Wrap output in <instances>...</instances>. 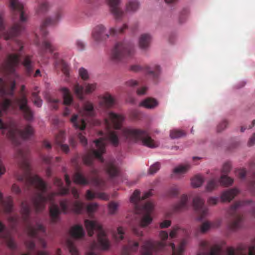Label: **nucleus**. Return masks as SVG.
Here are the masks:
<instances>
[{
    "label": "nucleus",
    "instance_id": "338daca9",
    "mask_svg": "<svg viewBox=\"0 0 255 255\" xmlns=\"http://www.w3.org/2000/svg\"><path fill=\"white\" fill-rule=\"evenodd\" d=\"M18 216H12L8 217V221L12 224L13 226H15L18 223Z\"/></svg>",
    "mask_w": 255,
    "mask_h": 255
},
{
    "label": "nucleus",
    "instance_id": "4d7b16f0",
    "mask_svg": "<svg viewBox=\"0 0 255 255\" xmlns=\"http://www.w3.org/2000/svg\"><path fill=\"white\" fill-rule=\"evenodd\" d=\"M160 167V164L159 162H156L150 166L149 169V173L150 174H154L156 173Z\"/></svg>",
    "mask_w": 255,
    "mask_h": 255
},
{
    "label": "nucleus",
    "instance_id": "a18cd8bd",
    "mask_svg": "<svg viewBox=\"0 0 255 255\" xmlns=\"http://www.w3.org/2000/svg\"><path fill=\"white\" fill-rule=\"evenodd\" d=\"M179 188L176 185L171 187L166 192V196L170 197H176L179 194Z\"/></svg>",
    "mask_w": 255,
    "mask_h": 255
},
{
    "label": "nucleus",
    "instance_id": "393cba45",
    "mask_svg": "<svg viewBox=\"0 0 255 255\" xmlns=\"http://www.w3.org/2000/svg\"><path fill=\"white\" fill-rule=\"evenodd\" d=\"M15 82L12 81L10 86V90L8 91L6 88V83L3 79L0 78V97L4 98L7 95H12L15 87Z\"/></svg>",
    "mask_w": 255,
    "mask_h": 255
},
{
    "label": "nucleus",
    "instance_id": "6e6552de",
    "mask_svg": "<svg viewBox=\"0 0 255 255\" xmlns=\"http://www.w3.org/2000/svg\"><path fill=\"white\" fill-rule=\"evenodd\" d=\"M121 137L128 143L141 141L143 145L150 148L157 146L156 142L151 138L147 131L144 129L125 128L121 131Z\"/></svg>",
    "mask_w": 255,
    "mask_h": 255
},
{
    "label": "nucleus",
    "instance_id": "423d86ee",
    "mask_svg": "<svg viewBox=\"0 0 255 255\" xmlns=\"http://www.w3.org/2000/svg\"><path fill=\"white\" fill-rule=\"evenodd\" d=\"M25 89L24 85L21 86L19 97L15 98L13 102L9 99H4L0 105L4 112H6L9 108L13 110H16L18 107L22 113L24 119L30 122L33 119V112L28 105V99L25 92Z\"/></svg>",
    "mask_w": 255,
    "mask_h": 255
},
{
    "label": "nucleus",
    "instance_id": "e433bc0d",
    "mask_svg": "<svg viewBox=\"0 0 255 255\" xmlns=\"http://www.w3.org/2000/svg\"><path fill=\"white\" fill-rule=\"evenodd\" d=\"M157 101L152 98H147L143 100L139 105L147 109H153L158 106Z\"/></svg>",
    "mask_w": 255,
    "mask_h": 255
},
{
    "label": "nucleus",
    "instance_id": "ea45409f",
    "mask_svg": "<svg viewBox=\"0 0 255 255\" xmlns=\"http://www.w3.org/2000/svg\"><path fill=\"white\" fill-rule=\"evenodd\" d=\"M49 8V3L47 1H44L39 4L36 9V12L37 14H44L48 10Z\"/></svg>",
    "mask_w": 255,
    "mask_h": 255
},
{
    "label": "nucleus",
    "instance_id": "de8ad7c7",
    "mask_svg": "<svg viewBox=\"0 0 255 255\" xmlns=\"http://www.w3.org/2000/svg\"><path fill=\"white\" fill-rule=\"evenodd\" d=\"M180 231H182L183 233H185V234H186V233H187L186 230H183V229H181L178 226H174L172 228V229L170 233V234H169L170 237L171 238H175L176 237V235L178 234H179V233Z\"/></svg>",
    "mask_w": 255,
    "mask_h": 255
},
{
    "label": "nucleus",
    "instance_id": "4468645a",
    "mask_svg": "<svg viewBox=\"0 0 255 255\" xmlns=\"http://www.w3.org/2000/svg\"><path fill=\"white\" fill-rule=\"evenodd\" d=\"M252 202L251 200L246 201H238L235 203L227 211L228 214L233 219L230 224V228L232 230L238 229L241 227V223L243 220V217L237 213V210L240 207Z\"/></svg>",
    "mask_w": 255,
    "mask_h": 255
},
{
    "label": "nucleus",
    "instance_id": "9d476101",
    "mask_svg": "<svg viewBox=\"0 0 255 255\" xmlns=\"http://www.w3.org/2000/svg\"><path fill=\"white\" fill-rule=\"evenodd\" d=\"M79 112L82 118L80 117L78 115L74 114L71 117L70 121L76 129L83 130L85 128L86 126V123L83 117H93L95 115L93 104L89 101L85 102L82 108L79 110Z\"/></svg>",
    "mask_w": 255,
    "mask_h": 255
},
{
    "label": "nucleus",
    "instance_id": "6ab92c4d",
    "mask_svg": "<svg viewBox=\"0 0 255 255\" xmlns=\"http://www.w3.org/2000/svg\"><path fill=\"white\" fill-rule=\"evenodd\" d=\"M193 205L195 210L198 214V219L202 220L206 217L208 214V209L205 206V201L200 196L194 197L193 201Z\"/></svg>",
    "mask_w": 255,
    "mask_h": 255
},
{
    "label": "nucleus",
    "instance_id": "ddd939ff",
    "mask_svg": "<svg viewBox=\"0 0 255 255\" xmlns=\"http://www.w3.org/2000/svg\"><path fill=\"white\" fill-rule=\"evenodd\" d=\"M133 45L128 41L117 43L111 52V58L114 61H119L125 57H130L134 53Z\"/></svg>",
    "mask_w": 255,
    "mask_h": 255
},
{
    "label": "nucleus",
    "instance_id": "0eeeda50",
    "mask_svg": "<svg viewBox=\"0 0 255 255\" xmlns=\"http://www.w3.org/2000/svg\"><path fill=\"white\" fill-rule=\"evenodd\" d=\"M30 207L26 201H23L21 204V214L23 223L26 226V230L28 235L32 238L37 239L41 246L43 248L46 247L45 241L39 235V233L45 234V229L44 227L36 223L35 226H33L29 220L30 213Z\"/></svg>",
    "mask_w": 255,
    "mask_h": 255
},
{
    "label": "nucleus",
    "instance_id": "bf43d9fd",
    "mask_svg": "<svg viewBox=\"0 0 255 255\" xmlns=\"http://www.w3.org/2000/svg\"><path fill=\"white\" fill-rule=\"evenodd\" d=\"M231 164L229 162H226L223 166L222 173L223 174H228L231 169Z\"/></svg>",
    "mask_w": 255,
    "mask_h": 255
},
{
    "label": "nucleus",
    "instance_id": "c85d7f7f",
    "mask_svg": "<svg viewBox=\"0 0 255 255\" xmlns=\"http://www.w3.org/2000/svg\"><path fill=\"white\" fill-rule=\"evenodd\" d=\"M58 55V54L57 53H54L53 55L54 58L56 59L55 62V66L56 67L60 66L64 75L66 76H68L69 75V65L63 60L57 59Z\"/></svg>",
    "mask_w": 255,
    "mask_h": 255
},
{
    "label": "nucleus",
    "instance_id": "603ef678",
    "mask_svg": "<svg viewBox=\"0 0 255 255\" xmlns=\"http://www.w3.org/2000/svg\"><path fill=\"white\" fill-rule=\"evenodd\" d=\"M244 250V249L243 247H239L237 251H235L233 248H229L227 251V255H236L238 253L242 254Z\"/></svg>",
    "mask_w": 255,
    "mask_h": 255
},
{
    "label": "nucleus",
    "instance_id": "5701e85b",
    "mask_svg": "<svg viewBox=\"0 0 255 255\" xmlns=\"http://www.w3.org/2000/svg\"><path fill=\"white\" fill-rule=\"evenodd\" d=\"M0 238L5 242L11 249L16 247L14 241L11 239L9 233L6 230L5 226L0 221Z\"/></svg>",
    "mask_w": 255,
    "mask_h": 255
},
{
    "label": "nucleus",
    "instance_id": "c756f323",
    "mask_svg": "<svg viewBox=\"0 0 255 255\" xmlns=\"http://www.w3.org/2000/svg\"><path fill=\"white\" fill-rule=\"evenodd\" d=\"M72 237L75 239H81L84 237L85 231L82 225H76L73 226L70 231Z\"/></svg>",
    "mask_w": 255,
    "mask_h": 255
},
{
    "label": "nucleus",
    "instance_id": "f257e3e1",
    "mask_svg": "<svg viewBox=\"0 0 255 255\" xmlns=\"http://www.w3.org/2000/svg\"><path fill=\"white\" fill-rule=\"evenodd\" d=\"M16 158L19 167L23 172V174L16 176L17 179L24 183L27 190H30L31 189L36 190L34 195L31 198V203L37 213L42 211L44 209L47 201L51 203L49 210L51 222L52 223H55L59 220V215L61 212L65 214L70 212L76 214H80L83 212L85 204L79 201L72 202L68 199L60 200L59 205L61 210L56 204L53 203L55 196L65 195L69 193L71 180L67 174H65L64 177L67 187L63 186V182L61 179L55 178L54 184L58 187L59 191L57 193H51L46 196L45 193L47 190V186L45 182L37 175L31 174L28 152L19 149L16 152Z\"/></svg>",
    "mask_w": 255,
    "mask_h": 255
},
{
    "label": "nucleus",
    "instance_id": "4be33fe9",
    "mask_svg": "<svg viewBox=\"0 0 255 255\" xmlns=\"http://www.w3.org/2000/svg\"><path fill=\"white\" fill-rule=\"evenodd\" d=\"M104 169L108 175L110 180H112L120 175V168L114 160L106 161L104 164Z\"/></svg>",
    "mask_w": 255,
    "mask_h": 255
},
{
    "label": "nucleus",
    "instance_id": "dca6fc26",
    "mask_svg": "<svg viewBox=\"0 0 255 255\" xmlns=\"http://www.w3.org/2000/svg\"><path fill=\"white\" fill-rule=\"evenodd\" d=\"M165 247L163 242L148 240L143 243L140 252L142 255H153L154 253L163 250Z\"/></svg>",
    "mask_w": 255,
    "mask_h": 255
},
{
    "label": "nucleus",
    "instance_id": "79ce46f5",
    "mask_svg": "<svg viewBox=\"0 0 255 255\" xmlns=\"http://www.w3.org/2000/svg\"><path fill=\"white\" fill-rule=\"evenodd\" d=\"M190 168V165L189 164H186L185 165H180L176 167H175L173 172L176 174H184L187 172Z\"/></svg>",
    "mask_w": 255,
    "mask_h": 255
},
{
    "label": "nucleus",
    "instance_id": "a211bd4d",
    "mask_svg": "<svg viewBox=\"0 0 255 255\" xmlns=\"http://www.w3.org/2000/svg\"><path fill=\"white\" fill-rule=\"evenodd\" d=\"M209 248L210 246L207 242L201 241L200 243V251L197 255H225V253L219 245L214 246L208 252Z\"/></svg>",
    "mask_w": 255,
    "mask_h": 255
},
{
    "label": "nucleus",
    "instance_id": "a19ab883",
    "mask_svg": "<svg viewBox=\"0 0 255 255\" xmlns=\"http://www.w3.org/2000/svg\"><path fill=\"white\" fill-rule=\"evenodd\" d=\"M186 135V133L184 131L175 129L170 131V136L171 138H177L181 137Z\"/></svg>",
    "mask_w": 255,
    "mask_h": 255
},
{
    "label": "nucleus",
    "instance_id": "473e14b6",
    "mask_svg": "<svg viewBox=\"0 0 255 255\" xmlns=\"http://www.w3.org/2000/svg\"><path fill=\"white\" fill-rule=\"evenodd\" d=\"M188 197L183 194L181 196L180 201L174 206V210L176 212L181 211L188 208Z\"/></svg>",
    "mask_w": 255,
    "mask_h": 255
},
{
    "label": "nucleus",
    "instance_id": "0e129e2a",
    "mask_svg": "<svg viewBox=\"0 0 255 255\" xmlns=\"http://www.w3.org/2000/svg\"><path fill=\"white\" fill-rule=\"evenodd\" d=\"M76 45L79 50H83L85 48V43L81 40H78L76 42Z\"/></svg>",
    "mask_w": 255,
    "mask_h": 255
},
{
    "label": "nucleus",
    "instance_id": "09e8293b",
    "mask_svg": "<svg viewBox=\"0 0 255 255\" xmlns=\"http://www.w3.org/2000/svg\"><path fill=\"white\" fill-rule=\"evenodd\" d=\"M65 140V132L60 131L55 136V142L58 145L62 144Z\"/></svg>",
    "mask_w": 255,
    "mask_h": 255
},
{
    "label": "nucleus",
    "instance_id": "a878e982",
    "mask_svg": "<svg viewBox=\"0 0 255 255\" xmlns=\"http://www.w3.org/2000/svg\"><path fill=\"white\" fill-rule=\"evenodd\" d=\"M188 243V240L187 238L183 239L179 243L177 248H176L175 245L174 243H171L170 246L172 251L171 255H182L184 252L185 247Z\"/></svg>",
    "mask_w": 255,
    "mask_h": 255
},
{
    "label": "nucleus",
    "instance_id": "052dcab7",
    "mask_svg": "<svg viewBox=\"0 0 255 255\" xmlns=\"http://www.w3.org/2000/svg\"><path fill=\"white\" fill-rule=\"evenodd\" d=\"M125 85L128 87L134 88L139 85V82L135 80L130 79L126 82Z\"/></svg>",
    "mask_w": 255,
    "mask_h": 255
},
{
    "label": "nucleus",
    "instance_id": "49530a36",
    "mask_svg": "<svg viewBox=\"0 0 255 255\" xmlns=\"http://www.w3.org/2000/svg\"><path fill=\"white\" fill-rule=\"evenodd\" d=\"M124 232L122 227H120L117 229V232L113 234L115 240L119 242L124 239Z\"/></svg>",
    "mask_w": 255,
    "mask_h": 255
},
{
    "label": "nucleus",
    "instance_id": "8fccbe9b",
    "mask_svg": "<svg viewBox=\"0 0 255 255\" xmlns=\"http://www.w3.org/2000/svg\"><path fill=\"white\" fill-rule=\"evenodd\" d=\"M85 90L86 94H90L92 93L96 88V84H84Z\"/></svg>",
    "mask_w": 255,
    "mask_h": 255
},
{
    "label": "nucleus",
    "instance_id": "6e6d98bb",
    "mask_svg": "<svg viewBox=\"0 0 255 255\" xmlns=\"http://www.w3.org/2000/svg\"><path fill=\"white\" fill-rule=\"evenodd\" d=\"M79 74L81 78L86 80L89 78V74L87 70L84 68H81L79 70Z\"/></svg>",
    "mask_w": 255,
    "mask_h": 255
},
{
    "label": "nucleus",
    "instance_id": "7c9ffc66",
    "mask_svg": "<svg viewBox=\"0 0 255 255\" xmlns=\"http://www.w3.org/2000/svg\"><path fill=\"white\" fill-rule=\"evenodd\" d=\"M145 71L147 74L154 79L157 78L160 72V68L159 65L152 64L145 67Z\"/></svg>",
    "mask_w": 255,
    "mask_h": 255
},
{
    "label": "nucleus",
    "instance_id": "5fc2aeb1",
    "mask_svg": "<svg viewBox=\"0 0 255 255\" xmlns=\"http://www.w3.org/2000/svg\"><path fill=\"white\" fill-rule=\"evenodd\" d=\"M212 226V224L209 222H205L203 223L200 227V232L202 233H206L208 231Z\"/></svg>",
    "mask_w": 255,
    "mask_h": 255
},
{
    "label": "nucleus",
    "instance_id": "c03bdc74",
    "mask_svg": "<svg viewBox=\"0 0 255 255\" xmlns=\"http://www.w3.org/2000/svg\"><path fill=\"white\" fill-rule=\"evenodd\" d=\"M46 99L47 101L51 104V106L53 109L56 110L58 108L57 104L59 102L58 99H55L51 95L47 96Z\"/></svg>",
    "mask_w": 255,
    "mask_h": 255
},
{
    "label": "nucleus",
    "instance_id": "e2e57ef3",
    "mask_svg": "<svg viewBox=\"0 0 255 255\" xmlns=\"http://www.w3.org/2000/svg\"><path fill=\"white\" fill-rule=\"evenodd\" d=\"M78 137L80 142L83 146H85L87 145V140L85 136L83 135L82 133H79L78 135Z\"/></svg>",
    "mask_w": 255,
    "mask_h": 255
},
{
    "label": "nucleus",
    "instance_id": "f8f14e48",
    "mask_svg": "<svg viewBox=\"0 0 255 255\" xmlns=\"http://www.w3.org/2000/svg\"><path fill=\"white\" fill-rule=\"evenodd\" d=\"M90 175L86 178L81 173L76 172L73 176L74 183L79 185H86L90 183L93 185L102 188L105 185V181L98 176V170L92 167L90 170Z\"/></svg>",
    "mask_w": 255,
    "mask_h": 255
},
{
    "label": "nucleus",
    "instance_id": "bb28decb",
    "mask_svg": "<svg viewBox=\"0 0 255 255\" xmlns=\"http://www.w3.org/2000/svg\"><path fill=\"white\" fill-rule=\"evenodd\" d=\"M138 247L139 244L138 242L129 240L128 245L123 247L122 255H130V253L136 252Z\"/></svg>",
    "mask_w": 255,
    "mask_h": 255
},
{
    "label": "nucleus",
    "instance_id": "864d4df0",
    "mask_svg": "<svg viewBox=\"0 0 255 255\" xmlns=\"http://www.w3.org/2000/svg\"><path fill=\"white\" fill-rule=\"evenodd\" d=\"M228 125V122L226 120H223L220 122L217 127V132H220L223 131L226 128H227Z\"/></svg>",
    "mask_w": 255,
    "mask_h": 255
},
{
    "label": "nucleus",
    "instance_id": "9b49d317",
    "mask_svg": "<svg viewBox=\"0 0 255 255\" xmlns=\"http://www.w3.org/2000/svg\"><path fill=\"white\" fill-rule=\"evenodd\" d=\"M128 28L127 24H124L123 26L119 28H111L109 32H107L105 26L102 24H99L94 27L92 33V36L94 40L99 43L106 41L109 37V35H116L118 34L123 33Z\"/></svg>",
    "mask_w": 255,
    "mask_h": 255
},
{
    "label": "nucleus",
    "instance_id": "37998d69",
    "mask_svg": "<svg viewBox=\"0 0 255 255\" xmlns=\"http://www.w3.org/2000/svg\"><path fill=\"white\" fill-rule=\"evenodd\" d=\"M204 182L203 178L200 175H196L191 180V184L194 187H198Z\"/></svg>",
    "mask_w": 255,
    "mask_h": 255
},
{
    "label": "nucleus",
    "instance_id": "1a4fd4ad",
    "mask_svg": "<svg viewBox=\"0 0 255 255\" xmlns=\"http://www.w3.org/2000/svg\"><path fill=\"white\" fill-rule=\"evenodd\" d=\"M63 15V12L61 9H59L55 13L54 18L47 17L42 22L40 26V32L43 37V40L41 45H40L39 42L36 41V44L39 46L40 51L39 54L40 55L43 56V54L46 52H49L52 53L56 48L55 47L46 39L45 38L48 32L46 30V28L48 26H52L56 24L58 21L61 19Z\"/></svg>",
    "mask_w": 255,
    "mask_h": 255
},
{
    "label": "nucleus",
    "instance_id": "20e7f679",
    "mask_svg": "<svg viewBox=\"0 0 255 255\" xmlns=\"http://www.w3.org/2000/svg\"><path fill=\"white\" fill-rule=\"evenodd\" d=\"M10 6L13 15V19H18L19 21L15 22L7 31H4L3 19L0 16V32L5 40H9L18 35L24 29L23 23L27 19L23 4L18 0H10Z\"/></svg>",
    "mask_w": 255,
    "mask_h": 255
},
{
    "label": "nucleus",
    "instance_id": "39448f33",
    "mask_svg": "<svg viewBox=\"0 0 255 255\" xmlns=\"http://www.w3.org/2000/svg\"><path fill=\"white\" fill-rule=\"evenodd\" d=\"M106 141L110 142L114 146H117L119 144L118 132L109 130L104 137L94 140L93 142L97 149H91L83 156L85 164L92 166L95 158H98L101 162H104L102 155L105 152Z\"/></svg>",
    "mask_w": 255,
    "mask_h": 255
},
{
    "label": "nucleus",
    "instance_id": "2eb2a0df",
    "mask_svg": "<svg viewBox=\"0 0 255 255\" xmlns=\"http://www.w3.org/2000/svg\"><path fill=\"white\" fill-rule=\"evenodd\" d=\"M19 53L10 54L4 63L0 66V73L16 76L14 67L19 62Z\"/></svg>",
    "mask_w": 255,
    "mask_h": 255
},
{
    "label": "nucleus",
    "instance_id": "b1692460",
    "mask_svg": "<svg viewBox=\"0 0 255 255\" xmlns=\"http://www.w3.org/2000/svg\"><path fill=\"white\" fill-rule=\"evenodd\" d=\"M32 55H26L23 57L22 62V64L27 76H30L33 72L35 62L32 60Z\"/></svg>",
    "mask_w": 255,
    "mask_h": 255
},
{
    "label": "nucleus",
    "instance_id": "2f4dec72",
    "mask_svg": "<svg viewBox=\"0 0 255 255\" xmlns=\"http://www.w3.org/2000/svg\"><path fill=\"white\" fill-rule=\"evenodd\" d=\"M0 207H1L4 212L10 213L12 210V201L9 197L6 200H3L2 194L0 192Z\"/></svg>",
    "mask_w": 255,
    "mask_h": 255
},
{
    "label": "nucleus",
    "instance_id": "7ed1b4c3",
    "mask_svg": "<svg viewBox=\"0 0 255 255\" xmlns=\"http://www.w3.org/2000/svg\"><path fill=\"white\" fill-rule=\"evenodd\" d=\"M151 195V192H146L141 199L139 191L136 190L130 198V202L134 204L136 213L142 215L140 225L132 228L133 233L138 236H142V231L140 230L141 228L146 227L151 223L152 218L151 217V214L154 208L153 204L151 202H147L141 207L139 205V202L141 200H145Z\"/></svg>",
    "mask_w": 255,
    "mask_h": 255
},
{
    "label": "nucleus",
    "instance_id": "c9c22d12",
    "mask_svg": "<svg viewBox=\"0 0 255 255\" xmlns=\"http://www.w3.org/2000/svg\"><path fill=\"white\" fill-rule=\"evenodd\" d=\"M151 36L148 34H142L139 39V45L141 49H146L149 46Z\"/></svg>",
    "mask_w": 255,
    "mask_h": 255
},
{
    "label": "nucleus",
    "instance_id": "aec40b11",
    "mask_svg": "<svg viewBox=\"0 0 255 255\" xmlns=\"http://www.w3.org/2000/svg\"><path fill=\"white\" fill-rule=\"evenodd\" d=\"M233 181L232 178L226 175H222L219 181L215 179H211L208 181L206 186V189L208 192L216 189L218 187L219 182L222 185L230 186L232 184Z\"/></svg>",
    "mask_w": 255,
    "mask_h": 255
},
{
    "label": "nucleus",
    "instance_id": "f3484780",
    "mask_svg": "<svg viewBox=\"0 0 255 255\" xmlns=\"http://www.w3.org/2000/svg\"><path fill=\"white\" fill-rule=\"evenodd\" d=\"M125 117L119 114L110 112L108 114V118L105 119V124L108 129L113 127L115 129H120L122 126Z\"/></svg>",
    "mask_w": 255,
    "mask_h": 255
},
{
    "label": "nucleus",
    "instance_id": "3c124183",
    "mask_svg": "<svg viewBox=\"0 0 255 255\" xmlns=\"http://www.w3.org/2000/svg\"><path fill=\"white\" fill-rule=\"evenodd\" d=\"M119 205L117 203L115 202H111L109 203L108 206L109 212L110 214H114L116 213Z\"/></svg>",
    "mask_w": 255,
    "mask_h": 255
},
{
    "label": "nucleus",
    "instance_id": "774afa93",
    "mask_svg": "<svg viewBox=\"0 0 255 255\" xmlns=\"http://www.w3.org/2000/svg\"><path fill=\"white\" fill-rule=\"evenodd\" d=\"M147 90V88L146 87H142L137 89L136 93L139 96L143 95L146 94Z\"/></svg>",
    "mask_w": 255,
    "mask_h": 255
},
{
    "label": "nucleus",
    "instance_id": "680f3d73",
    "mask_svg": "<svg viewBox=\"0 0 255 255\" xmlns=\"http://www.w3.org/2000/svg\"><path fill=\"white\" fill-rule=\"evenodd\" d=\"M25 246L28 250L32 251L35 249V244L33 241L29 240L25 242Z\"/></svg>",
    "mask_w": 255,
    "mask_h": 255
},
{
    "label": "nucleus",
    "instance_id": "f03ea898",
    "mask_svg": "<svg viewBox=\"0 0 255 255\" xmlns=\"http://www.w3.org/2000/svg\"><path fill=\"white\" fill-rule=\"evenodd\" d=\"M85 226L90 237L94 235V232L97 233V242L95 241L93 242L91 246V251L88 253L87 255H100L95 253L93 250L96 249L107 250L109 249L111 246L110 242L102 226L97 221L85 220ZM66 245L72 255H79L78 251L72 241L68 240Z\"/></svg>",
    "mask_w": 255,
    "mask_h": 255
},
{
    "label": "nucleus",
    "instance_id": "69168bd1",
    "mask_svg": "<svg viewBox=\"0 0 255 255\" xmlns=\"http://www.w3.org/2000/svg\"><path fill=\"white\" fill-rule=\"evenodd\" d=\"M237 175L240 178H244L246 175V171L244 169H240L236 171Z\"/></svg>",
    "mask_w": 255,
    "mask_h": 255
},
{
    "label": "nucleus",
    "instance_id": "13d9d810",
    "mask_svg": "<svg viewBox=\"0 0 255 255\" xmlns=\"http://www.w3.org/2000/svg\"><path fill=\"white\" fill-rule=\"evenodd\" d=\"M97 203H91L87 206L86 210L88 213L92 214L97 210Z\"/></svg>",
    "mask_w": 255,
    "mask_h": 255
},
{
    "label": "nucleus",
    "instance_id": "4c0bfd02",
    "mask_svg": "<svg viewBox=\"0 0 255 255\" xmlns=\"http://www.w3.org/2000/svg\"><path fill=\"white\" fill-rule=\"evenodd\" d=\"M139 4L137 0H130L126 4V11L127 12L133 13L138 9Z\"/></svg>",
    "mask_w": 255,
    "mask_h": 255
},
{
    "label": "nucleus",
    "instance_id": "cd10ccee",
    "mask_svg": "<svg viewBox=\"0 0 255 255\" xmlns=\"http://www.w3.org/2000/svg\"><path fill=\"white\" fill-rule=\"evenodd\" d=\"M239 193V190L236 188H233L224 191L221 196L223 202H230Z\"/></svg>",
    "mask_w": 255,
    "mask_h": 255
},
{
    "label": "nucleus",
    "instance_id": "58836bf2",
    "mask_svg": "<svg viewBox=\"0 0 255 255\" xmlns=\"http://www.w3.org/2000/svg\"><path fill=\"white\" fill-rule=\"evenodd\" d=\"M73 90L74 94L79 99L82 100L84 99V87L77 83L74 85Z\"/></svg>",
    "mask_w": 255,
    "mask_h": 255
},
{
    "label": "nucleus",
    "instance_id": "412c9836",
    "mask_svg": "<svg viewBox=\"0 0 255 255\" xmlns=\"http://www.w3.org/2000/svg\"><path fill=\"white\" fill-rule=\"evenodd\" d=\"M110 11L116 20L122 19L124 12L120 7L121 0H106Z\"/></svg>",
    "mask_w": 255,
    "mask_h": 255
},
{
    "label": "nucleus",
    "instance_id": "f704fd0d",
    "mask_svg": "<svg viewBox=\"0 0 255 255\" xmlns=\"http://www.w3.org/2000/svg\"><path fill=\"white\" fill-rule=\"evenodd\" d=\"M60 90L63 95V104L67 106L70 105L73 102V99L70 90L65 87L62 88Z\"/></svg>",
    "mask_w": 255,
    "mask_h": 255
},
{
    "label": "nucleus",
    "instance_id": "72a5a7b5",
    "mask_svg": "<svg viewBox=\"0 0 255 255\" xmlns=\"http://www.w3.org/2000/svg\"><path fill=\"white\" fill-rule=\"evenodd\" d=\"M115 104V100L110 94H107L103 97L100 102V105L106 108H110Z\"/></svg>",
    "mask_w": 255,
    "mask_h": 255
}]
</instances>
